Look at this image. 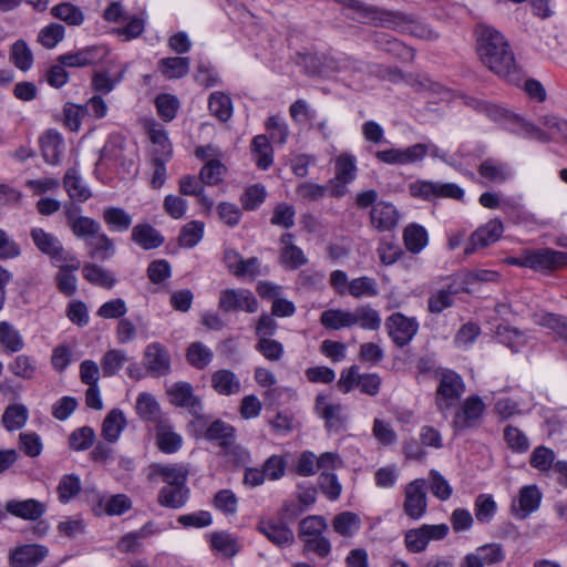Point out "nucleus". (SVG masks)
<instances>
[{
    "label": "nucleus",
    "instance_id": "8",
    "mask_svg": "<svg viewBox=\"0 0 567 567\" xmlns=\"http://www.w3.org/2000/svg\"><path fill=\"white\" fill-rule=\"evenodd\" d=\"M410 192L414 197L431 200L437 197L461 199L464 190L454 183H434L420 181L411 184Z\"/></svg>",
    "mask_w": 567,
    "mask_h": 567
},
{
    "label": "nucleus",
    "instance_id": "12",
    "mask_svg": "<svg viewBox=\"0 0 567 567\" xmlns=\"http://www.w3.org/2000/svg\"><path fill=\"white\" fill-rule=\"evenodd\" d=\"M109 51L103 45H91L76 52H69L58 58V62L68 68H84L103 61Z\"/></svg>",
    "mask_w": 567,
    "mask_h": 567
},
{
    "label": "nucleus",
    "instance_id": "49",
    "mask_svg": "<svg viewBox=\"0 0 567 567\" xmlns=\"http://www.w3.org/2000/svg\"><path fill=\"white\" fill-rule=\"evenodd\" d=\"M29 417L28 409L23 404L9 405L2 415V423L9 431L24 426Z\"/></svg>",
    "mask_w": 567,
    "mask_h": 567
},
{
    "label": "nucleus",
    "instance_id": "48",
    "mask_svg": "<svg viewBox=\"0 0 567 567\" xmlns=\"http://www.w3.org/2000/svg\"><path fill=\"white\" fill-rule=\"evenodd\" d=\"M327 528L328 523L324 517L320 515H310L300 520L298 536L300 540H303L312 536L324 534Z\"/></svg>",
    "mask_w": 567,
    "mask_h": 567
},
{
    "label": "nucleus",
    "instance_id": "35",
    "mask_svg": "<svg viewBox=\"0 0 567 567\" xmlns=\"http://www.w3.org/2000/svg\"><path fill=\"white\" fill-rule=\"evenodd\" d=\"M352 313V327L359 326L364 330H378L381 327L380 313L369 305L357 307Z\"/></svg>",
    "mask_w": 567,
    "mask_h": 567
},
{
    "label": "nucleus",
    "instance_id": "5",
    "mask_svg": "<svg viewBox=\"0 0 567 567\" xmlns=\"http://www.w3.org/2000/svg\"><path fill=\"white\" fill-rule=\"evenodd\" d=\"M30 237L37 249L51 259L53 265L65 262L64 268L80 269V260L69 250L64 249L61 240L54 234L43 228L33 227Z\"/></svg>",
    "mask_w": 567,
    "mask_h": 567
},
{
    "label": "nucleus",
    "instance_id": "4",
    "mask_svg": "<svg viewBox=\"0 0 567 567\" xmlns=\"http://www.w3.org/2000/svg\"><path fill=\"white\" fill-rule=\"evenodd\" d=\"M484 113L493 121L505 125L514 134L530 137L540 143L551 141V136L544 130L499 105L487 103Z\"/></svg>",
    "mask_w": 567,
    "mask_h": 567
},
{
    "label": "nucleus",
    "instance_id": "37",
    "mask_svg": "<svg viewBox=\"0 0 567 567\" xmlns=\"http://www.w3.org/2000/svg\"><path fill=\"white\" fill-rule=\"evenodd\" d=\"M82 274L90 284L102 288L111 289L116 282L111 271L95 264H85L82 268Z\"/></svg>",
    "mask_w": 567,
    "mask_h": 567
},
{
    "label": "nucleus",
    "instance_id": "27",
    "mask_svg": "<svg viewBox=\"0 0 567 567\" xmlns=\"http://www.w3.org/2000/svg\"><path fill=\"white\" fill-rule=\"evenodd\" d=\"M132 240L145 250L163 245L164 237L150 224H137L132 229Z\"/></svg>",
    "mask_w": 567,
    "mask_h": 567
},
{
    "label": "nucleus",
    "instance_id": "55",
    "mask_svg": "<svg viewBox=\"0 0 567 567\" xmlns=\"http://www.w3.org/2000/svg\"><path fill=\"white\" fill-rule=\"evenodd\" d=\"M159 405L150 393H141L136 400V412L145 421H155L159 416Z\"/></svg>",
    "mask_w": 567,
    "mask_h": 567
},
{
    "label": "nucleus",
    "instance_id": "60",
    "mask_svg": "<svg viewBox=\"0 0 567 567\" xmlns=\"http://www.w3.org/2000/svg\"><path fill=\"white\" fill-rule=\"evenodd\" d=\"M70 228L75 237L85 241L101 231V225L95 219L85 216L74 220Z\"/></svg>",
    "mask_w": 567,
    "mask_h": 567
},
{
    "label": "nucleus",
    "instance_id": "10",
    "mask_svg": "<svg viewBox=\"0 0 567 567\" xmlns=\"http://www.w3.org/2000/svg\"><path fill=\"white\" fill-rule=\"evenodd\" d=\"M171 402L181 408H185L196 419H203V403L202 400L195 395L194 389L188 382H177L171 385L167 390Z\"/></svg>",
    "mask_w": 567,
    "mask_h": 567
},
{
    "label": "nucleus",
    "instance_id": "33",
    "mask_svg": "<svg viewBox=\"0 0 567 567\" xmlns=\"http://www.w3.org/2000/svg\"><path fill=\"white\" fill-rule=\"evenodd\" d=\"M208 109L213 116L226 123L233 115L231 99L224 92L215 91L208 97Z\"/></svg>",
    "mask_w": 567,
    "mask_h": 567
},
{
    "label": "nucleus",
    "instance_id": "34",
    "mask_svg": "<svg viewBox=\"0 0 567 567\" xmlns=\"http://www.w3.org/2000/svg\"><path fill=\"white\" fill-rule=\"evenodd\" d=\"M205 437L209 441H219L223 447H231L233 441L236 439V430L230 424L216 420L206 430Z\"/></svg>",
    "mask_w": 567,
    "mask_h": 567
},
{
    "label": "nucleus",
    "instance_id": "18",
    "mask_svg": "<svg viewBox=\"0 0 567 567\" xmlns=\"http://www.w3.org/2000/svg\"><path fill=\"white\" fill-rule=\"evenodd\" d=\"M540 501L542 493L536 485L524 486L520 488L517 499L512 504V512L517 518L525 519L539 507Z\"/></svg>",
    "mask_w": 567,
    "mask_h": 567
},
{
    "label": "nucleus",
    "instance_id": "26",
    "mask_svg": "<svg viewBox=\"0 0 567 567\" xmlns=\"http://www.w3.org/2000/svg\"><path fill=\"white\" fill-rule=\"evenodd\" d=\"M212 388L220 395H234L240 392V380L227 369H220L212 374Z\"/></svg>",
    "mask_w": 567,
    "mask_h": 567
},
{
    "label": "nucleus",
    "instance_id": "53",
    "mask_svg": "<svg viewBox=\"0 0 567 567\" xmlns=\"http://www.w3.org/2000/svg\"><path fill=\"white\" fill-rule=\"evenodd\" d=\"M80 491L81 482L79 476L74 474L63 475L56 487L59 501L63 504H66L74 498Z\"/></svg>",
    "mask_w": 567,
    "mask_h": 567
},
{
    "label": "nucleus",
    "instance_id": "45",
    "mask_svg": "<svg viewBox=\"0 0 567 567\" xmlns=\"http://www.w3.org/2000/svg\"><path fill=\"white\" fill-rule=\"evenodd\" d=\"M349 293L357 299L372 298L378 296L379 288L377 280L367 276L352 279L348 284Z\"/></svg>",
    "mask_w": 567,
    "mask_h": 567
},
{
    "label": "nucleus",
    "instance_id": "15",
    "mask_svg": "<svg viewBox=\"0 0 567 567\" xmlns=\"http://www.w3.org/2000/svg\"><path fill=\"white\" fill-rule=\"evenodd\" d=\"M256 529L262 534L269 542L278 547H287L295 542V534L285 523H276L271 519L261 518Z\"/></svg>",
    "mask_w": 567,
    "mask_h": 567
},
{
    "label": "nucleus",
    "instance_id": "32",
    "mask_svg": "<svg viewBox=\"0 0 567 567\" xmlns=\"http://www.w3.org/2000/svg\"><path fill=\"white\" fill-rule=\"evenodd\" d=\"M332 528L338 535L344 538H351L361 528V519L359 515L353 512H342L333 517Z\"/></svg>",
    "mask_w": 567,
    "mask_h": 567
},
{
    "label": "nucleus",
    "instance_id": "14",
    "mask_svg": "<svg viewBox=\"0 0 567 567\" xmlns=\"http://www.w3.org/2000/svg\"><path fill=\"white\" fill-rule=\"evenodd\" d=\"M503 224L498 219H492L478 227L470 237V243L464 249L465 255H472L478 248H485L496 243L503 234Z\"/></svg>",
    "mask_w": 567,
    "mask_h": 567
},
{
    "label": "nucleus",
    "instance_id": "36",
    "mask_svg": "<svg viewBox=\"0 0 567 567\" xmlns=\"http://www.w3.org/2000/svg\"><path fill=\"white\" fill-rule=\"evenodd\" d=\"M188 488L186 486H164L158 493V503L168 508L183 507L188 498Z\"/></svg>",
    "mask_w": 567,
    "mask_h": 567
},
{
    "label": "nucleus",
    "instance_id": "38",
    "mask_svg": "<svg viewBox=\"0 0 567 567\" xmlns=\"http://www.w3.org/2000/svg\"><path fill=\"white\" fill-rule=\"evenodd\" d=\"M320 323L330 330H340L352 327V313L350 310L328 309L320 316Z\"/></svg>",
    "mask_w": 567,
    "mask_h": 567
},
{
    "label": "nucleus",
    "instance_id": "3",
    "mask_svg": "<svg viewBox=\"0 0 567 567\" xmlns=\"http://www.w3.org/2000/svg\"><path fill=\"white\" fill-rule=\"evenodd\" d=\"M437 388L435 392V405L445 414L460 401L465 392L463 378L453 370L440 368L435 371Z\"/></svg>",
    "mask_w": 567,
    "mask_h": 567
},
{
    "label": "nucleus",
    "instance_id": "47",
    "mask_svg": "<svg viewBox=\"0 0 567 567\" xmlns=\"http://www.w3.org/2000/svg\"><path fill=\"white\" fill-rule=\"evenodd\" d=\"M51 13L54 18L73 27L81 25L84 21V13L82 10L70 2H63L54 6L51 9Z\"/></svg>",
    "mask_w": 567,
    "mask_h": 567
},
{
    "label": "nucleus",
    "instance_id": "62",
    "mask_svg": "<svg viewBox=\"0 0 567 567\" xmlns=\"http://www.w3.org/2000/svg\"><path fill=\"white\" fill-rule=\"evenodd\" d=\"M65 34V28L59 23H50L40 30L38 41L47 49H53L61 42Z\"/></svg>",
    "mask_w": 567,
    "mask_h": 567
},
{
    "label": "nucleus",
    "instance_id": "43",
    "mask_svg": "<svg viewBox=\"0 0 567 567\" xmlns=\"http://www.w3.org/2000/svg\"><path fill=\"white\" fill-rule=\"evenodd\" d=\"M251 152L256 164L261 169H267L272 164V148L266 135H257L251 143Z\"/></svg>",
    "mask_w": 567,
    "mask_h": 567
},
{
    "label": "nucleus",
    "instance_id": "61",
    "mask_svg": "<svg viewBox=\"0 0 567 567\" xmlns=\"http://www.w3.org/2000/svg\"><path fill=\"white\" fill-rule=\"evenodd\" d=\"M475 517L482 523H489L496 512V503L491 495L480 494L475 499Z\"/></svg>",
    "mask_w": 567,
    "mask_h": 567
},
{
    "label": "nucleus",
    "instance_id": "64",
    "mask_svg": "<svg viewBox=\"0 0 567 567\" xmlns=\"http://www.w3.org/2000/svg\"><path fill=\"white\" fill-rule=\"evenodd\" d=\"M10 60L20 70L27 71L33 62L31 50L22 40L17 41L11 49Z\"/></svg>",
    "mask_w": 567,
    "mask_h": 567
},
{
    "label": "nucleus",
    "instance_id": "50",
    "mask_svg": "<svg viewBox=\"0 0 567 567\" xmlns=\"http://www.w3.org/2000/svg\"><path fill=\"white\" fill-rule=\"evenodd\" d=\"M458 289L450 285L446 289H441L432 293L429 298V311L431 313H441L444 309L453 306V297Z\"/></svg>",
    "mask_w": 567,
    "mask_h": 567
},
{
    "label": "nucleus",
    "instance_id": "9",
    "mask_svg": "<svg viewBox=\"0 0 567 567\" xmlns=\"http://www.w3.org/2000/svg\"><path fill=\"white\" fill-rule=\"evenodd\" d=\"M218 307L225 312L243 310L254 313L258 310V301L246 289H225L219 293Z\"/></svg>",
    "mask_w": 567,
    "mask_h": 567
},
{
    "label": "nucleus",
    "instance_id": "23",
    "mask_svg": "<svg viewBox=\"0 0 567 567\" xmlns=\"http://www.w3.org/2000/svg\"><path fill=\"white\" fill-rule=\"evenodd\" d=\"M144 364L157 374H166L169 370V355L161 343H151L144 353Z\"/></svg>",
    "mask_w": 567,
    "mask_h": 567
},
{
    "label": "nucleus",
    "instance_id": "40",
    "mask_svg": "<svg viewBox=\"0 0 567 567\" xmlns=\"http://www.w3.org/2000/svg\"><path fill=\"white\" fill-rule=\"evenodd\" d=\"M0 344L7 351L19 352L24 348V340L12 323L0 321Z\"/></svg>",
    "mask_w": 567,
    "mask_h": 567
},
{
    "label": "nucleus",
    "instance_id": "7",
    "mask_svg": "<svg viewBox=\"0 0 567 567\" xmlns=\"http://www.w3.org/2000/svg\"><path fill=\"white\" fill-rule=\"evenodd\" d=\"M427 509L425 481L416 478L404 488L403 512L411 519L417 520L424 516Z\"/></svg>",
    "mask_w": 567,
    "mask_h": 567
},
{
    "label": "nucleus",
    "instance_id": "31",
    "mask_svg": "<svg viewBox=\"0 0 567 567\" xmlns=\"http://www.w3.org/2000/svg\"><path fill=\"white\" fill-rule=\"evenodd\" d=\"M190 61L189 58L171 56L158 61L157 68L166 79H181L188 74Z\"/></svg>",
    "mask_w": 567,
    "mask_h": 567
},
{
    "label": "nucleus",
    "instance_id": "20",
    "mask_svg": "<svg viewBox=\"0 0 567 567\" xmlns=\"http://www.w3.org/2000/svg\"><path fill=\"white\" fill-rule=\"evenodd\" d=\"M189 474V470L183 464L163 465L154 463L150 466L148 478L161 476L166 483L165 486H186V481Z\"/></svg>",
    "mask_w": 567,
    "mask_h": 567
},
{
    "label": "nucleus",
    "instance_id": "44",
    "mask_svg": "<svg viewBox=\"0 0 567 567\" xmlns=\"http://www.w3.org/2000/svg\"><path fill=\"white\" fill-rule=\"evenodd\" d=\"M213 358L214 353L212 349L202 342L190 343L186 351L187 362L198 370H203L208 367Z\"/></svg>",
    "mask_w": 567,
    "mask_h": 567
},
{
    "label": "nucleus",
    "instance_id": "57",
    "mask_svg": "<svg viewBox=\"0 0 567 567\" xmlns=\"http://www.w3.org/2000/svg\"><path fill=\"white\" fill-rule=\"evenodd\" d=\"M210 544L213 549L221 553L226 557H233L239 551L236 539L225 532L214 533Z\"/></svg>",
    "mask_w": 567,
    "mask_h": 567
},
{
    "label": "nucleus",
    "instance_id": "25",
    "mask_svg": "<svg viewBox=\"0 0 567 567\" xmlns=\"http://www.w3.org/2000/svg\"><path fill=\"white\" fill-rule=\"evenodd\" d=\"M87 254L92 259L107 260L115 255V244L105 233H99L85 243Z\"/></svg>",
    "mask_w": 567,
    "mask_h": 567
},
{
    "label": "nucleus",
    "instance_id": "28",
    "mask_svg": "<svg viewBox=\"0 0 567 567\" xmlns=\"http://www.w3.org/2000/svg\"><path fill=\"white\" fill-rule=\"evenodd\" d=\"M40 144L44 161L51 165L58 164L64 150L62 136L50 130L40 138Z\"/></svg>",
    "mask_w": 567,
    "mask_h": 567
},
{
    "label": "nucleus",
    "instance_id": "56",
    "mask_svg": "<svg viewBox=\"0 0 567 567\" xmlns=\"http://www.w3.org/2000/svg\"><path fill=\"white\" fill-rule=\"evenodd\" d=\"M95 441V432L90 426L74 430L69 436V446L74 451L89 450Z\"/></svg>",
    "mask_w": 567,
    "mask_h": 567
},
{
    "label": "nucleus",
    "instance_id": "41",
    "mask_svg": "<svg viewBox=\"0 0 567 567\" xmlns=\"http://www.w3.org/2000/svg\"><path fill=\"white\" fill-rule=\"evenodd\" d=\"M103 219L111 230L126 231L132 225L131 215L121 207H106L103 210Z\"/></svg>",
    "mask_w": 567,
    "mask_h": 567
},
{
    "label": "nucleus",
    "instance_id": "13",
    "mask_svg": "<svg viewBox=\"0 0 567 567\" xmlns=\"http://www.w3.org/2000/svg\"><path fill=\"white\" fill-rule=\"evenodd\" d=\"M485 410V404L478 395L465 399L455 412L453 424L456 430H465L477 424Z\"/></svg>",
    "mask_w": 567,
    "mask_h": 567
},
{
    "label": "nucleus",
    "instance_id": "54",
    "mask_svg": "<svg viewBox=\"0 0 567 567\" xmlns=\"http://www.w3.org/2000/svg\"><path fill=\"white\" fill-rule=\"evenodd\" d=\"M8 369L19 378L31 380L35 375L37 364L31 357L19 354L9 363Z\"/></svg>",
    "mask_w": 567,
    "mask_h": 567
},
{
    "label": "nucleus",
    "instance_id": "6",
    "mask_svg": "<svg viewBox=\"0 0 567 567\" xmlns=\"http://www.w3.org/2000/svg\"><path fill=\"white\" fill-rule=\"evenodd\" d=\"M385 327L391 340L400 348L409 344L419 330L416 319L406 317L401 312H395L388 317Z\"/></svg>",
    "mask_w": 567,
    "mask_h": 567
},
{
    "label": "nucleus",
    "instance_id": "16",
    "mask_svg": "<svg viewBox=\"0 0 567 567\" xmlns=\"http://www.w3.org/2000/svg\"><path fill=\"white\" fill-rule=\"evenodd\" d=\"M6 511L24 520H38L47 512V505L35 498L11 499L6 503Z\"/></svg>",
    "mask_w": 567,
    "mask_h": 567
},
{
    "label": "nucleus",
    "instance_id": "39",
    "mask_svg": "<svg viewBox=\"0 0 567 567\" xmlns=\"http://www.w3.org/2000/svg\"><path fill=\"white\" fill-rule=\"evenodd\" d=\"M405 247L413 254L420 252L429 241L427 231L417 224H410L403 231Z\"/></svg>",
    "mask_w": 567,
    "mask_h": 567
},
{
    "label": "nucleus",
    "instance_id": "58",
    "mask_svg": "<svg viewBox=\"0 0 567 567\" xmlns=\"http://www.w3.org/2000/svg\"><path fill=\"white\" fill-rule=\"evenodd\" d=\"M303 544V554H315L319 558H326L330 555L332 546L330 540L323 535L312 536L301 540Z\"/></svg>",
    "mask_w": 567,
    "mask_h": 567
},
{
    "label": "nucleus",
    "instance_id": "30",
    "mask_svg": "<svg viewBox=\"0 0 567 567\" xmlns=\"http://www.w3.org/2000/svg\"><path fill=\"white\" fill-rule=\"evenodd\" d=\"M126 426L124 413L120 409L111 410L102 423L101 435L109 443H115Z\"/></svg>",
    "mask_w": 567,
    "mask_h": 567
},
{
    "label": "nucleus",
    "instance_id": "21",
    "mask_svg": "<svg viewBox=\"0 0 567 567\" xmlns=\"http://www.w3.org/2000/svg\"><path fill=\"white\" fill-rule=\"evenodd\" d=\"M357 172L355 158L348 154L340 155L336 161V179L342 185L332 188L331 195L341 197L346 193V185L354 179Z\"/></svg>",
    "mask_w": 567,
    "mask_h": 567
},
{
    "label": "nucleus",
    "instance_id": "29",
    "mask_svg": "<svg viewBox=\"0 0 567 567\" xmlns=\"http://www.w3.org/2000/svg\"><path fill=\"white\" fill-rule=\"evenodd\" d=\"M477 171L482 177L493 183H504L512 176L509 165L495 158L483 161Z\"/></svg>",
    "mask_w": 567,
    "mask_h": 567
},
{
    "label": "nucleus",
    "instance_id": "17",
    "mask_svg": "<svg viewBox=\"0 0 567 567\" xmlns=\"http://www.w3.org/2000/svg\"><path fill=\"white\" fill-rule=\"evenodd\" d=\"M316 409L330 431H340L343 429L347 422V415L341 404L329 403L324 395H318L316 399Z\"/></svg>",
    "mask_w": 567,
    "mask_h": 567
},
{
    "label": "nucleus",
    "instance_id": "52",
    "mask_svg": "<svg viewBox=\"0 0 567 567\" xmlns=\"http://www.w3.org/2000/svg\"><path fill=\"white\" fill-rule=\"evenodd\" d=\"M375 42L385 51L399 56L402 60H411L414 58V52L411 48L396 39H392L386 34H378Z\"/></svg>",
    "mask_w": 567,
    "mask_h": 567
},
{
    "label": "nucleus",
    "instance_id": "59",
    "mask_svg": "<svg viewBox=\"0 0 567 567\" xmlns=\"http://www.w3.org/2000/svg\"><path fill=\"white\" fill-rule=\"evenodd\" d=\"M507 446L516 453H525L529 449V440L518 427L507 425L504 430Z\"/></svg>",
    "mask_w": 567,
    "mask_h": 567
},
{
    "label": "nucleus",
    "instance_id": "19",
    "mask_svg": "<svg viewBox=\"0 0 567 567\" xmlns=\"http://www.w3.org/2000/svg\"><path fill=\"white\" fill-rule=\"evenodd\" d=\"M48 555V548L38 544H29L17 547L10 554L12 567H34Z\"/></svg>",
    "mask_w": 567,
    "mask_h": 567
},
{
    "label": "nucleus",
    "instance_id": "51",
    "mask_svg": "<svg viewBox=\"0 0 567 567\" xmlns=\"http://www.w3.org/2000/svg\"><path fill=\"white\" fill-rule=\"evenodd\" d=\"M204 223L199 220H192L184 225L179 234V244L185 248L195 247L204 236Z\"/></svg>",
    "mask_w": 567,
    "mask_h": 567
},
{
    "label": "nucleus",
    "instance_id": "2",
    "mask_svg": "<svg viewBox=\"0 0 567 567\" xmlns=\"http://www.w3.org/2000/svg\"><path fill=\"white\" fill-rule=\"evenodd\" d=\"M340 3L343 9L349 11V17L361 23H372L385 28L399 29L403 28L409 32L423 40H436L439 33L430 25L415 22L411 17L400 11H384L377 7L368 6L359 0H334Z\"/></svg>",
    "mask_w": 567,
    "mask_h": 567
},
{
    "label": "nucleus",
    "instance_id": "1",
    "mask_svg": "<svg viewBox=\"0 0 567 567\" xmlns=\"http://www.w3.org/2000/svg\"><path fill=\"white\" fill-rule=\"evenodd\" d=\"M476 35L482 63L507 82L518 85L523 81V72L505 37L485 24L477 25Z\"/></svg>",
    "mask_w": 567,
    "mask_h": 567
},
{
    "label": "nucleus",
    "instance_id": "11",
    "mask_svg": "<svg viewBox=\"0 0 567 567\" xmlns=\"http://www.w3.org/2000/svg\"><path fill=\"white\" fill-rule=\"evenodd\" d=\"M529 268L535 271H551L567 266V252L549 248L527 249Z\"/></svg>",
    "mask_w": 567,
    "mask_h": 567
},
{
    "label": "nucleus",
    "instance_id": "42",
    "mask_svg": "<svg viewBox=\"0 0 567 567\" xmlns=\"http://www.w3.org/2000/svg\"><path fill=\"white\" fill-rule=\"evenodd\" d=\"M64 187L69 196L78 202H85L91 197L90 189L83 184L76 169L70 168L64 176Z\"/></svg>",
    "mask_w": 567,
    "mask_h": 567
},
{
    "label": "nucleus",
    "instance_id": "46",
    "mask_svg": "<svg viewBox=\"0 0 567 567\" xmlns=\"http://www.w3.org/2000/svg\"><path fill=\"white\" fill-rule=\"evenodd\" d=\"M127 361L124 350L111 349L101 359L102 373L105 378L115 375Z\"/></svg>",
    "mask_w": 567,
    "mask_h": 567
},
{
    "label": "nucleus",
    "instance_id": "22",
    "mask_svg": "<svg viewBox=\"0 0 567 567\" xmlns=\"http://www.w3.org/2000/svg\"><path fill=\"white\" fill-rule=\"evenodd\" d=\"M371 223L379 231H386L394 228L399 223V213L396 208L385 202L375 204L370 213Z\"/></svg>",
    "mask_w": 567,
    "mask_h": 567
},
{
    "label": "nucleus",
    "instance_id": "24",
    "mask_svg": "<svg viewBox=\"0 0 567 567\" xmlns=\"http://www.w3.org/2000/svg\"><path fill=\"white\" fill-rule=\"evenodd\" d=\"M293 235L285 233L280 237L281 244V262L290 268L298 269L308 262L303 251L292 243Z\"/></svg>",
    "mask_w": 567,
    "mask_h": 567
},
{
    "label": "nucleus",
    "instance_id": "63",
    "mask_svg": "<svg viewBox=\"0 0 567 567\" xmlns=\"http://www.w3.org/2000/svg\"><path fill=\"white\" fill-rule=\"evenodd\" d=\"M296 210L292 205L287 203L278 204L272 212L270 223L274 226L291 228L295 225Z\"/></svg>",
    "mask_w": 567,
    "mask_h": 567
}]
</instances>
